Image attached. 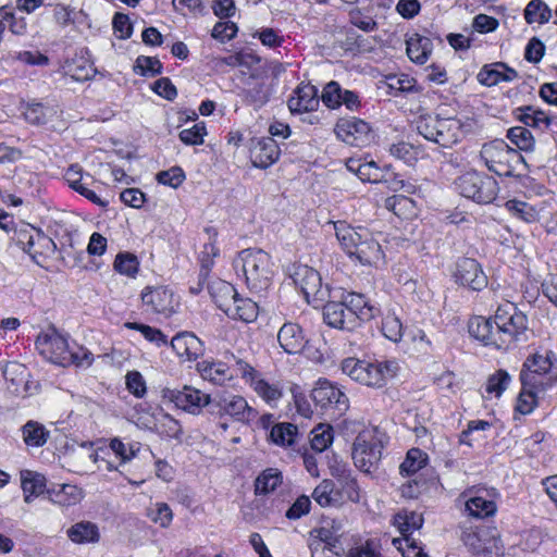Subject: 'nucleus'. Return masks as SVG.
<instances>
[{
    "label": "nucleus",
    "mask_w": 557,
    "mask_h": 557,
    "mask_svg": "<svg viewBox=\"0 0 557 557\" xmlns=\"http://www.w3.org/2000/svg\"><path fill=\"white\" fill-rule=\"evenodd\" d=\"M335 235L343 249L362 264L377 265L384 255L373 234L361 226L352 227L346 222H332Z\"/></svg>",
    "instance_id": "nucleus-1"
},
{
    "label": "nucleus",
    "mask_w": 557,
    "mask_h": 557,
    "mask_svg": "<svg viewBox=\"0 0 557 557\" xmlns=\"http://www.w3.org/2000/svg\"><path fill=\"white\" fill-rule=\"evenodd\" d=\"M234 268L242 270L247 286L256 292L269 286L273 273L270 255L257 248L242 250L234 260Z\"/></svg>",
    "instance_id": "nucleus-2"
},
{
    "label": "nucleus",
    "mask_w": 557,
    "mask_h": 557,
    "mask_svg": "<svg viewBox=\"0 0 557 557\" xmlns=\"http://www.w3.org/2000/svg\"><path fill=\"white\" fill-rule=\"evenodd\" d=\"M342 371L366 386L380 388L396 375L398 363L395 360L368 362L347 358L342 362Z\"/></svg>",
    "instance_id": "nucleus-3"
},
{
    "label": "nucleus",
    "mask_w": 557,
    "mask_h": 557,
    "mask_svg": "<svg viewBox=\"0 0 557 557\" xmlns=\"http://www.w3.org/2000/svg\"><path fill=\"white\" fill-rule=\"evenodd\" d=\"M462 126L461 121L457 117L426 115L419 119L417 131L426 140L435 143L442 148H451L460 141L463 135Z\"/></svg>",
    "instance_id": "nucleus-4"
},
{
    "label": "nucleus",
    "mask_w": 557,
    "mask_h": 557,
    "mask_svg": "<svg viewBox=\"0 0 557 557\" xmlns=\"http://www.w3.org/2000/svg\"><path fill=\"white\" fill-rule=\"evenodd\" d=\"M494 323L500 337L498 349H507L528 329L527 315L509 301L498 306L494 314Z\"/></svg>",
    "instance_id": "nucleus-5"
},
{
    "label": "nucleus",
    "mask_w": 557,
    "mask_h": 557,
    "mask_svg": "<svg viewBox=\"0 0 557 557\" xmlns=\"http://www.w3.org/2000/svg\"><path fill=\"white\" fill-rule=\"evenodd\" d=\"M355 466L364 473L374 472L382 456V442L376 428L363 429L352 445Z\"/></svg>",
    "instance_id": "nucleus-6"
},
{
    "label": "nucleus",
    "mask_w": 557,
    "mask_h": 557,
    "mask_svg": "<svg viewBox=\"0 0 557 557\" xmlns=\"http://www.w3.org/2000/svg\"><path fill=\"white\" fill-rule=\"evenodd\" d=\"M480 158L490 171L499 176H511L516 164L522 160V156L502 139L484 144Z\"/></svg>",
    "instance_id": "nucleus-7"
},
{
    "label": "nucleus",
    "mask_w": 557,
    "mask_h": 557,
    "mask_svg": "<svg viewBox=\"0 0 557 557\" xmlns=\"http://www.w3.org/2000/svg\"><path fill=\"white\" fill-rule=\"evenodd\" d=\"M457 188L466 198L478 203H490L497 196L498 183L492 176L471 171L458 178Z\"/></svg>",
    "instance_id": "nucleus-8"
},
{
    "label": "nucleus",
    "mask_w": 557,
    "mask_h": 557,
    "mask_svg": "<svg viewBox=\"0 0 557 557\" xmlns=\"http://www.w3.org/2000/svg\"><path fill=\"white\" fill-rule=\"evenodd\" d=\"M290 277L296 287L304 294L308 304L320 306L329 297L327 285L322 284L320 273L306 264L294 267Z\"/></svg>",
    "instance_id": "nucleus-9"
},
{
    "label": "nucleus",
    "mask_w": 557,
    "mask_h": 557,
    "mask_svg": "<svg viewBox=\"0 0 557 557\" xmlns=\"http://www.w3.org/2000/svg\"><path fill=\"white\" fill-rule=\"evenodd\" d=\"M553 358H555L553 351L535 352L528 357L520 373L521 384L545 391L550 385L546 374L553 367Z\"/></svg>",
    "instance_id": "nucleus-10"
},
{
    "label": "nucleus",
    "mask_w": 557,
    "mask_h": 557,
    "mask_svg": "<svg viewBox=\"0 0 557 557\" xmlns=\"http://www.w3.org/2000/svg\"><path fill=\"white\" fill-rule=\"evenodd\" d=\"M469 516L478 519L492 517L497 511L496 499L499 494L494 487L472 486L461 495Z\"/></svg>",
    "instance_id": "nucleus-11"
},
{
    "label": "nucleus",
    "mask_w": 557,
    "mask_h": 557,
    "mask_svg": "<svg viewBox=\"0 0 557 557\" xmlns=\"http://www.w3.org/2000/svg\"><path fill=\"white\" fill-rule=\"evenodd\" d=\"M146 312L165 318L175 313L180 307L178 297L165 286H147L140 294Z\"/></svg>",
    "instance_id": "nucleus-12"
},
{
    "label": "nucleus",
    "mask_w": 557,
    "mask_h": 557,
    "mask_svg": "<svg viewBox=\"0 0 557 557\" xmlns=\"http://www.w3.org/2000/svg\"><path fill=\"white\" fill-rule=\"evenodd\" d=\"M462 541L476 557L503 556V545L495 530L488 528L469 530L463 533Z\"/></svg>",
    "instance_id": "nucleus-13"
},
{
    "label": "nucleus",
    "mask_w": 557,
    "mask_h": 557,
    "mask_svg": "<svg viewBox=\"0 0 557 557\" xmlns=\"http://www.w3.org/2000/svg\"><path fill=\"white\" fill-rule=\"evenodd\" d=\"M36 348L51 362L62 367L69 366L71 357L67 339L55 329L41 332L36 338Z\"/></svg>",
    "instance_id": "nucleus-14"
},
{
    "label": "nucleus",
    "mask_w": 557,
    "mask_h": 557,
    "mask_svg": "<svg viewBox=\"0 0 557 557\" xmlns=\"http://www.w3.org/2000/svg\"><path fill=\"white\" fill-rule=\"evenodd\" d=\"M334 132L341 140L357 147L368 146L374 138L370 125L360 119H341L334 128Z\"/></svg>",
    "instance_id": "nucleus-15"
},
{
    "label": "nucleus",
    "mask_w": 557,
    "mask_h": 557,
    "mask_svg": "<svg viewBox=\"0 0 557 557\" xmlns=\"http://www.w3.org/2000/svg\"><path fill=\"white\" fill-rule=\"evenodd\" d=\"M311 397L321 409H335L342 412L348 407L346 395L330 381L320 379L311 392Z\"/></svg>",
    "instance_id": "nucleus-16"
},
{
    "label": "nucleus",
    "mask_w": 557,
    "mask_h": 557,
    "mask_svg": "<svg viewBox=\"0 0 557 557\" xmlns=\"http://www.w3.org/2000/svg\"><path fill=\"white\" fill-rule=\"evenodd\" d=\"M164 396L175 406L184 411L198 414L201 409L210 404V395L191 386H184L183 389H166Z\"/></svg>",
    "instance_id": "nucleus-17"
},
{
    "label": "nucleus",
    "mask_w": 557,
    "mask_h": 557,
    "mask_svg": "<svg viewBox=\"0 0 557 557\" xmlns=\"http://www.w3.org/2000/svg\"><path fill=\"white\" fill-rule=\"evenodd\" d=\"M14 240L18 247H21L25 252L30 255L33 258L36 255H41L42 251L37 248L53 246L54 243L46 236L41 231L35 228L30 224L22 223L14 231Z\"/></svg>",
    "instance_id": "nucleus-18"
},
{
    "label": "nucleus",
    "mask_w": 557,
    "mask_h": 557,
    "mask_svg": "<svg viewBox=\"0 0 557 557\" xmlns=\"http://www.w3.org/2000/svg\"><path fill=\"white\" fill-rule=\"evenodd\" d=\"M219 413L230 416L235 421L249 423L257 419L258 412L239 395H226L216 401Z\"/></svg>",
    "instance_id": "nucleus-19"
},
{
    "label": "nucleus",
    "mask_w": 557,
    "mask_h": 557,
    "mask_svg": "<svg viewBox=\"0 0 557 557\" xmlns=\"http://www.w3.org/2000/svg\"><path fill=\"white\" fill-rule=\"evenodd\" d=\"M456 282L472 290H481L487 285V277L479 262L472 258H462L457 262Z\"/></svg>",
    "instance_id": "nucleus-20"
},
{
    "label": "nucleus",
    "mask_w": 557,
    "mask_h": 557,
    "mask_svg": "<svg viewBox=\"0 0 557 557\" xmlns=\"http://www.w3.org/2000/svg\"><path fill=\"white\" fill-rule=\"evenodd\" d=\"M280 148L272 137L255 138L250 144V160L256 168L267 169L278 160Z\"/></svg>",
    "instance_id": "nucleus-21"
},
{
    "label": "nucleus",
    "mask_w": 557,
    "mask_h": 557,
    "mask_svg": "<svg viewBox=\"0 0 557 557\" xmlns=\"http://www.w3.org/2000/svg\"><path fill=\"white\" fill-rule=\"evenodd\" d=\"M323 319L327 325L339 330H351L356 326L355 317L347 311L343 300L329 301L323 307Z\"/></svg>",
    "instance_id": "nucleus-22"
},
{
    "label": "nucleus",
    "mask_w": 557,
    "mask_h": 557,
    "mask_svg": "<svg viewBox=\"0 0 557 557\" xmlns=\"http://www.w3.org/2000/svg\"><path fill=\"white\" fill-rule=\"evenodd\" d=\"M319 106L317 88L310 84L298 86L294 95L288 99V108L292 113H302L315 110Z\"/></svg>",
    "instance_id": "nucleus-23"
},
{
    "label": "nucleus",
    "mask_w": 557,
    "mask_h": 557,
    "mask_svg": "<svg viewBox=\"0 0 557 557\" xmlns=\"http://www.w3.org/2000/svg\"><path fill=\"white\" fill-rule=\"evenodd\" d=\"M277 341L283 350L289 355L300 352L307 341L302 329L296 323H285L277 333Z\"/></svg>",
    "instance_id": "nucleus-24"
},
{
    "label": "nucleus",
    "mask_w": 557,
    "mask_h": 557,
    "mask_svg": "<svg viewBox=\"0 0 557 557\" xmlns=\"http://www.w3.org/2000/svg\"><path fill=\"white\" fill-rule=\"evenodd\" d=\"M469 333L472 337L482 342L486 346L498 348L499 333L493 318L475 317L469 322Z\"/></svg>",
    "instance_id": "nucleus-25"
},
{
    "label": "nucleus",
    "mask_w": 557,
    "mask_h": 557,
    "mask_svg": "<svg viewBox=\"0 0 557 557\" xmlns=\"http://www.w3.org/2000/svg\"><path fill=\"white\" fill-rule=\"evenodd\" d=\"M476 77L480 84L492 87L500 82H512L518 77V73L505 63L496 62L484 65Z\"/></svg>",
    "instance_id": "nucleus-26"
},
{
    "label": "nucleus",
    "mask_w": 557,
    "mask_h": 557,
    "mask_svg": "<svg viewBox=\"0 0 557 557\" xmlns=\"http://www.w3.org/2000/svg\"><path fill=\"white\" fill-rule=\"evenodd\" d=\"M171 346L180 358L187 361L197 359L202 352L200 339L189 332L175 335L171 341Z\"/></svg>",
    "instance_id": "nucleus-27"
},
{
    "label": "nucleus",
    "mask_w": 557,
    "mask_h": 557,
    "mask_svg": "<svg viewBox=\"0 0 557 557\" xmlns=\"http://www.w3.org/2000/svg\"><path fill=\"white\" fill-rule=\"evenodd\" d=\"M250 387L268 405L274 407L283 397V385L280 381H271L262 374L251 379Z\"/></svg>",
    "instance_id": "nucleus-28"
},
{
    "label": "nucleus",
    "mask_w": 557,
    "mask_h": 557,
    "mask_svg": "<svg viewBox=\"0 0 557 557\" xmlns=\"http://www.w3.org/2000/svg\"><path fill=\"white\" fill-rule=\"evenodd\" d=\"M348 171L355 173L362 182L380 183L385 178V170L371 161H362L360 158H350L346 162Z\"/></svg>",
    "instance_id": "nucleus-29"
},
{
    "label": "nucleus",
    "mask_w": 557,
    "mask_h": 557,
    "mask_svg": "<svg viewBox=\"0 0 557 557\" xmlns=\"http://www.w3.org/2000/svg\"><path fill=\"white\" fill-rule=\"evenodd\" d=\"M347 311L355 317V324L357 321H370L376 314V308L369 304L363 295L357 293H348L343 297Z\"/></svg>",
    "instance_id": "nucleus-30"
},
{
    "label": "nucleus",
    "mask_w": 557,
    "mask_h": 557,
    "mask_svg": "<svg viewBox=\"0 0 557 557\" xmlns=\"http://www.w3.org/2000/svg\"><path fill=\"white\" fill-rule=\"evenodd\" d=\"M66 535L75 544H96L100 541V531L91 521H79L66 530Z\"/></svg>",
    "instance_id": "nucleus-31"
},
{
    "label": "nucleus",
    "mask_w": 557,
    "mask_h": 557,
    "mask_svg": "<svg viewBox=\"0 0 557 557\" xmlns=\"http://www.w3.org/2000/svg\"><path fill=\"white\" fill-rule=\"evenodd\" d=\"M198 370L205 380L216 385H223L233 379L232 368L222 361H202Z\"/></svg>",
    "instance_id": "nucleus-32"
},
{
    "label": "nucleus",
    "mask_w": 557,
    "mask_h": 557,
    "mask_svg": "<svg viewBox=\"0 0 557 557\" xmlns=\"http://www.w3.org/2000/svg\"><path fill=\"white\" fill-rule=\"evenodd\" d=\"M406 46L409 59L418 64H424L433 49L431 39L419 34H412L408 37Z\"/></svg>",
    "instance_id": "nucleus-33"
},
{
    "label": "nucleus",
    "mask_w": 557,
    "mask_h": 557,
    "mask_svg": "<svg viewBox=\"0 0 557 557\" xmlns=\"http://www.w3.org/2000/svg\"><path fill=\"white\" fill-rule=\"evenodd\" d=\"M47 492L52 503L63 507L74 506L84 497L83 490L72 484H61L58 487L49 488Z\"/></svg>",
    "instance_id": "nucleus-34"
},
{
    "label": "nucleus",
    "mask_w": 557,
    "mask_h": 557,
    "mask_svg": "<svg viewBox=\"0 0 557 557\" xmlns=\"http://www.w3.org/2000/svg\"><path fill=\"white\" fill-rule=\"evenodd\" d=\"M209 294L215 305L226 313L227 308L231 307L234 298L238 296L235 287L225 281L218 280L209 285Z\"/></svg>",
    "instance_id": "nucleus-35"
},
{
    "label": "nucleus",
    "mask_w": 557,
    "mask_h": 557,
    "mask_svg": "<svg viewBox=\"0 0 557 557\" xmlns=\"http://www.w3.org/2000/svg\"><path fill=\"white\" fill-rule=\"evenodd\" d=\"M517 120L525 126L544 131L550 125V117L542 110L532 106L519 107L513 111Z\"/></svg>",
    "instance_id": "nucleus-36"
},
{
    "label": "nucleus",
    "mask_w": 557,
    "mask_h": 557,
    "mask_svg": "<svg viewBox=\"0 0 557 557\" xmlns=\"http://www.w3.org/2000/svg\"><path fill=\"white\" fill-rule=\"evenodd\" d=\"M225 314L234 320H240L249 323L257 319L258 306L251 299L242 298L238 295L234 298Z\"/></svg>",
    "instance_id": "nucleus-37"
},
{
    "label": "nucleus",
    "mask_w": 557,
    "mask_h": 557,
    "mask_svg": "<svg viewBox=\"0 0 557 557\" xmlns=\"http://www.w3.org/2000/svg\"><path fill=\"white\" fill-rule=\"evenodd\" d=\"M21 483L24 493L25 503H30L33 497H37L44 493L46 487V478L44 474L23 470L21 472Z\"/></svg>",
    "instance_id": "nucleus-38"
},
{
    "label": "nucleus",
    "mask_w": 557,
    "mask_h": 557,
    "mask_svg": "<svg viewBox=\"0 0 557 557\" xmlns=\"http://www.w3.org/2000/svg\"><path fill=\"white\" fill-rule=\"evenodd\" d=\"M22 435L27 446L41 447L48 442L50 432L44 424L29 420L22 426Z\"/></svg>",
    "instance_id": "nucleus-39"
},
{
    "label": "nucleus",
    "mask_w": 557,
    "mask_h": 557,
    "mask_svg": "<svg viewBox=\"0 0 557 557\" xmlns=\"http://www.w3.org/2000/svg\"><path fill=\"white\" fill-rule=\"evenodd\" d=\"M381 330L383 335L394 343H398L401 339L404 333L403 322L394 309H388L384 313Z\"/></svg>",
    "instance_id": "nucleus-40"
},
{
    "label": "nucleus",
    "mask_w": 557,
    "mask_h": 557,
    "mask_svg": "<svg viewBox=\"0 0 557 557\" xmlns=\"http://www.w3.org/2000/svg\"><path fill=\"white\" fill-rule=\"evenodd\" d=\"M297 435V426L288 422L275 424L270 432L271 441L276 445L281 446L293 445L296 441Z\"/></svg>",
    "instance_id": "nucleus-41"
},
{
    "label": "nucleus",
    "mask_w": 557,
    "mask_h": 557,
    "mask_svg": "<svg viewBox=\"0 0 557 557\" xmlns=\"http://www.w3.org/2000/svg\"><path fill=\"white\" fill-rule=\"evenodd\" d=\"M342 522L335 519H324L321 527L317 530V536L312 541H322L325 544H337L342 535Z\"/></svg>",
    "instance_id": "nucleus-42"
},
{
    "label": "nucleus",
    "mask_w": 557,
    "mask_h": 557,
    "mask_svg": "<svg viewBox=\"0 0 557 557\" xmlns=\"http://www.w3.org/2000/svg\"><path fill=\"white\" fill-rule=\"evenodd\" d=\"M423 518L414 511L398 512L394 517V524L397 527L403 537L410 536V533L421 528Z\"/></svg>",
    "instance_id": "nucleus-43"
},
{
    "label": "nucleus",
    "mask_w": 557,
    "mask_h": 557,
    "mask_svg": "<svg viewBox=\"0 0 557 557\" xmlns=\"http://www.w3.org/2000/svg\"><path fill=\"white\" fill-rule=\"evenodd\" d=\"M282 483V474L277 469L264 470L256 480L255 491L257 495L269 494Z\"/></svg>",
    "instance_id": "nucleus-44"
},
{
    "label": "nucleus",
    "mask_w": 557,
    "mask_h": 557,
    "mask_svg": "<svg viewBox=\"0 0 557 557\" xmlns=\"http://www.w3.org/2000/svg\"><path fill=\"white\" fill-rule=\"evenodd\" d=\"M552 17V10L543 0H531L524 9V18L527 23L543 24Z\"/></svg>",
    "instance_id": "nucleus-45"
},
{
    "label": "nucleus",
    "mask_w": 557,
    "mask_h": 557,
    "mask_svg": "<svg viewBox=\"0 0 557 557\" xmlns=\"http://www.w3.org/2000/svg\"><path fill=\"white\" fill-rule=\"evenodd\" d=\"M248 83V87L243 90V97L246 102L257 108L263 106L269 100V89L263 82L255 81Z\"/></svg>",
    "instance_id": "nucleus-46"
},
{
    "label": "nucleus",
    "mask_w": 557,
    "mask_h": 557,
    "mask_svg": "<svg viewBox=\"0 0 557 557\" xmlns=\"http://www.w3.org/2000/svg\"><path fill=\"white\" fill-rule=\"evenodd\" d=\"M426 455L419 448H411L399 466L403 475H413L425 466Z\"/></svg>",
    "instance_id": "nucleus-47"
},
{
    "label": "nucleus",
    "mask_w": 557,
    "mask_h": 557,
    "mask_svg": "<svg viewBox=\"0 0 557 557\" xmlns=\"http://www.w3.org/2000/svg\"><path fill=\"white\" fill-rule=\"evenodd\" d=\"M25 120L34 125L45 124L53 114L55 110L46 107L42 103H28L23 112Z\"/></svg>",
    "instance_id": "nucleus-48"
},
{
    "label": "nucleus",
    "mask_w": 557,
    "mask_h": 557,
    "mask_svg": "<svg viewBox=\"0 0 557 557\" xmlns=\"http://www.w3.org/2000/svg\"><path fill=\"white\" fill-rule=\"evenodd\" d=\"M507 137L520 150L531 151L534 148V138L527 127H511L508 129Z\"/></svg>",
    "instance_id": "nucleus-49"
},
{
    "label": "nucleus",
    "mask_w": 557,
    "mask_h": 557,
    "mask_svg": "<svg viewBox=\"0 0 557 557\" xmlns=\"http://www.w3.org/2000/svg\"><path fill=\"white\" fill-rule=\"evenodd\" d=\"M147 517L161 528H168L172 523L173 512L166 503H156L147 509Z\"/></svg>",
    "instance_id": "nucleus-50"
},
{
    "label": "nucleus",
    "mask_w": 557,
    "mask_h": 557,
    "mask_svg": "<svg viewBox=\"0 0 557 557\" xmlns=\"http://www.w3.org/2000/svg\"><path fill=\"white\" fill-rule=\"evenodd\" d=\"M505 207L511 214L524 222L532 223L537 220L536 210L524 201L511 199L505 203Z\"/></svg>",
    "instance_id": "nucleus-51"
},
{
    "label": "nucleus",
    "mask_w": 557,
    "mask_h": 557,
    "mask_svg": "<svg viewBox=\"0 0 557 557\" xmlns=\"http://www.w3.org/2000/svg\"><path fill=\"white\" fill-rule=\"evenodd\" d=\"M113 265L120 274L134 277L138 272L139 261L133 253L121 252L115 257Z\"/></svg>",
    "instance_id": "nucleus-52"
},
{
    "label": "nucleus",
    "mask_w": 557,
    "mask_h": 557,
    "mask_svg": "<svg viewBox=\"0 0 557 557\" xmlns=\"http://www.w3.org/2000/svg\"><path fill=\"white\" fill-rule=\"evenodd\" d=\"M311 448L318 453L324 451L333 441V431L330 425L320 424L311 431Z\"/></svg>",
    "instance_id": "nucleus-53"
},
{
    "label": "nucleus",
    "mask_w": 557,
    "mask_h": 557,
    "mask_svg": "<svg viewBox=\"0 0 557 557\" xmlns=\"http://www.w3.org/2000/svg\"><path fill=\"white\" fill-rule=\"evenodd\" d=\"M124 326L140 332L147 341L154 343L158 347L168 343L166 336L159 329L137 322H126Z\"/></svg>",
    "instance_id": "nucleus-54"
},
{
    "label": "nucleus",
    "mask_w": 557,
    "mask_h": 557,
    "mask_svg": "<svg viewBox=\"0 0 557 557\" xmlns=\"http://www.w3.org/2000/svg\"><path fill=\"white\" fill-rule=\"evenodd\" d=\"M156 428L160 434L170 438H180L182 434L180 422L168 413H161L157 418Z\"/></svg>",
    "instance_id": "nucleus-55"
},
{
    "label": "nucleus",
    "mask_w": 557,
    "mask_h": 557,
    "mask_svg": "<svg viewBox=\"0 0 557 557\" xmlns=\"http://www.w3.org/2000/svg\"><path fill=\"white\" fill-rule=\"evenodd\" d=\"M385 206L398 216H407L408 214L413 213L414 210L413 200L404 195H395L387 198Z\"/></svg>",
    "instance_id": "nucleus-56"
},
{
    "label": "nucleus",
    "mask_w": 557,
    "mask_h": 557,
    "mask_svg": "<svg viewBox=\"0 0 557 557\" xmlns=\"http://www.w3.org/2000/svg\"><path fill=\"white\" fill-rule=\"evenodd\" d=\"M510 381L511 377L505 370H498L496 373L488 376L485 392L495 397H499L508 387Z\"/></svg>",
    "instance_id": "nucleus-57"
},
{
    "label": "nucleus",
    "mask_w": 557,
    "mask_h": 557,
    "mask_svg": "<svg viewBox=\"0 0 557 557\" xmlns=\"http://www.w3.org/2000/svg\"><path fill=\"white\" fill-rule=\"evenodd\" d=\"M543 392L537 387L523 386L519 394L516 409L522 413L528 414L532 412L534 407L536 406V394Z\"/></svg>",
    "instance_id": "nucleus-58"
},
{
    "label": "nucleus",
    "mask_w": 557,
    "mask_h": 557,
    "mask_svg": "<svg viewBox=\"0 0 557 557\" xmlns=\"http://www.w3.org/2000/svg\"><path fill=\"white\" fill-rule=\"evenodd\" d=\"M393 544L401 553L403 557H428L423 548L411 536L394 539Z\"/></svg>",
    "instance_id": "nucleus-59"
},
{
    "label": "nucleus",
    "mask_w": 557,
    "mask_h": 557,
    "mask_svg": "<svg viewBox=\"0 0 557 557\" xmlns=\"http://www.w3.org/2000/svg\"><path fill=\"white\" fill-rule=\"evenodd\" d=\"M206 135V125L203 122H200L193 125L190 128L181 131L178 137L185 145H201Z\"/></svg>",
    "instance_id": "nucleus-60"
},
{
    "label": "nucleus",
    "mask_w": 557,
    "mask_h": 557,
    "mask_svg": "<svg viewBox=\"0 0 557 557\" xmlns=\"http://www.w3.org/2000/svg\"><path fill=\"white\" fill-rule=\"evenodd\" d=\"M344 89L337 82H330L325 85L322 92V101L330 109H336L341 107V100Z\"/></svg>",
    "instance_id": "nucleus-61"
},
{
    "label": "nucleus",
    "mask_w": 557,
    "mask_h": 557,
    "mask_svg": "<svg viewBox=\"0 0 557 557\" xmlns=\"http://www.w3.org/2000/svg\"><path fill=\"white\" fill-rule=\"evenodd\" d=\"M162 70L161 62L151 57H138L135 64V71L140 75L154 76L160 74Z\"/></svg>",
    "instance_id": "nucleus-62"
},
{
    "label": "nucleus",
    "mask_w": 557,
    "mask_h": 557,
    "mask_svg": "<svg viewBox=\"0 0 557 557\" xmlns=\"http://www.w3.org/2000/svg\"><path fill=\"white\" fill-rule=\"evenodd\" d=\"M126 387L137 398L144 397L147 392L144 376L138 371H131L126 374Z\"/></svg>",
    "instance_id": "nucleus-63"
},
{
    "label": "nucleus",
    "mask_w": 557,
    "mask_h": 557,
    "mask_svg": "<svg viewBox=\"0 0 557 557\" xmlns=\"http://www.w3.org/2000/svg\"><path fill=\"white\" fill-rule=\"evenodd\" d=\"M157 180L160 184L176 188L184 182L185 174L181 168L174 166L168 171L158 173Z\"/></svg>",
    "instance_id": "nucleus-64"
}]
</instances>
